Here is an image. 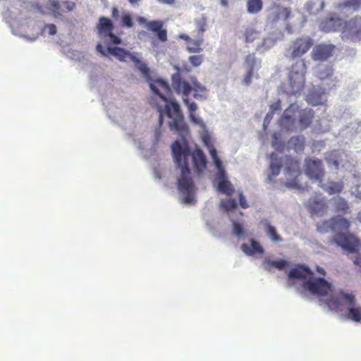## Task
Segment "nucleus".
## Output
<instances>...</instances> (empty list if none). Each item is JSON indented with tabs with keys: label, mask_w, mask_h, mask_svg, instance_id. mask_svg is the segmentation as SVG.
<instances>
[{
	"label": "nucleus",
	"mask_w": 361,
	"mask_h": 361,
	"mask_svg": "<svg viewBox=\"0 0 361 361\" xmlns=\"http://www.w3.org/2000/svg\"><path fill=\"white\" fill-rule=\"evenodd\" d=\"M305 173L311 179L317 180L319 186L324 188V184L322 183L324 171L322 168L321 160L307 159L305 160Z\"/></svg>",
	"instance_id": "obj_8"
},
{
	"label": "nucleus",
	"mask_w": 361,
	"mask_h": 361,
	"mask_svg": "<svg viewBox=\"0 0 361 361\" xmlns=\"http://www.w3.org/2000/svg\"><path fill=\"white\" fill-rule=\"evenodd\" d=\"M317 271L319 274H322V275H323V276H325V275H326V272H325L324 269L323 268H322V267H317Z\"/></svg>",
	"instance_id": "obj_61"
},
{
	"label": "nucleus",
	"mask_w": 361,
	"mask_h": 361,
	"mask_svg": "<svg viewBox=\"0 0 361 361\" xmlns=\"http://www.w3.org/2000/svg\"><path fill=\"white\" fill-rule=\"evenodd\" d=\"M217 168H218V172L216 174V177L219 180V181L221 180H226V172L224 170V169H222V165L220 167H217Z\"/></svg>",
	"instance_id": "obj_52"
},
{
	"label": "nucleus",
	"mask_w": 361,
	"mask_h": 361,
	"mask_svg": "<svg viewBox=\"0 0 361 361\" xmlns=\"http://www.w3.org/2000/svg\"><path fill=\"white\" fill-rule=\"evenodd\" d=\"M178 37L180 39H182L185 41H186L188 43L190 41L191 38L186 34H180L179 35Z\"/></svg>",
	"instance_id": "obj_56"
},
{
	"label": "nucleus",
	"mask_w": 361,
	"mask_h": 361,
	"mask_svg": "<svg viewBox=\"0 0 361 361\" xmlns=\"http://www.w3.org/2000/svg\"><path fill=\"white\" fill-rule=\"evenodd\" d=\"M313 44V39L309 36L297 37L291 42L288 48V57L290 59L302 57L309 51Z\"/></svg>",
	"instance_id": "obj_7"
},
{
	"label": "nucleus",
	"mask_w": 361,
	"mask_h": 361,
	"mask_svg": "<svg viewBox=\"0 0 361 361\" xmlns=\"http://www.w3.org/2000/svg\"><path fill=\"white\" fill-rule=\"evenodd\" d=\"M176 0H157L159 3L164 4H169L172 5L175 3Z\"/></svg>",
	"instance_id": "obj_57"
},
{
	"label": "nucleus",
	"mask_w": 361,
	"mask_h": 361,
	"mask_svg": "<svg viewBox=\"0 0 361 361\" xmlns=\"http://www.w3.org/2000/svg\"><path fill=\"white\" fill-rule=\"evenodd\" d=\"M193 87H192V90L194 91L193 97L195 99H200L202 97H204V94L207 91L205 87L201 85L197 80L195 78L192 80Z\"/></svg>",
	"instance_id": "obj_34"
},
{
	"label": "nucleus",
	"mask_w": 361,
	"mask_h": 361,
	"mask_svg": "<svg viewBox=\"0 0 361 361\" xmlns=\"http://www.w3.org/2000/svg\"><path fill=\"white\" fill-rule=\"evenodd\" d=\"M210 154H211L212 157L213 158L216 167H220L221 166V161L219 159V158L218 157L217 152L214 148H213L210 150Z\"/></svg>",
	"instance_id": "obj_49"
},
{
	"label": "nucleus",
	"mask_w": 361,
	"mask_h": 361,
	"mask_svg": "<svg viewBox=\"0 0 361 361\" xmlns=\"http://www.w3.org/2000/svg\"><path fill=\"white\" fill-rule=\"evenodd\" d=\"M334 164H335L336 166H338V161H336L334 162Z\"/></svg>",
	"instance_id": "obj_64"
},
{
	"label": "nucleus",
	"mask_w": 361,
	"mask_h": 361,
	"mask_svg": "<svg viewBox=\"0 0 361 361\" xmlns=\"http://www.w3.org/2000/svg\"><path fill=\"white\" fill-rule=\"evenodd\" d=\"M343 33L351 41L361 39V16H355L348 21H344Z\"/></svg>",
	"instance_id": "obj_12"
},
{
	"label": "nucleus",
	"mask_w": 361,
	"mask_h": 361,
	"mask_svg": "<svg viewBox=\"0 0 361 361\" xmlns=\"http://www.w3.org/2000/svg\"><path fill=\"white\" fill-rule=\"evenodd\" d=\"M207 18L204 14H202L200 17L195 20L198 35L202 36L203 33L207 30Z\"/></svg>",
	"instance_id": "obj_35"
},
{
	"label": "nucleus",
	"mask_w": 361,
	"mask_h": 361,
	"mask_svg": "<svg viewBox=\"0 0 361 361\" xmlns=\"http://www.w3.org/2000/svg\"><path fill=\"white\" fill-rule=\"evenodd\" d=\"M324 6L325 2L324 0H309L305 5V9L310 14L315 15L322 11Z\"/></svg>",
	"instance_id": "obj_25"
},
{
	"label": "nucleus",
	"mask_w": 361,
	"mask_h": 361,
	"mask_svg": "<svg viewBox=\"0 0 361 361\" xmlns=\"http://www.w3.org/2000/svg\"><path fill=\"white\" fill-rule=\"evenodd\" d=\"M131 61H133L135 64L137 69L147 79L150 78L149 68L147 67L146 63H145L142 61L138 59L135 55L133 57H132Z\"/></svg>",
	"instance_id": "obj_33"
},
{
	"label": "nucleus",
	"mask_w": 361,
	"mask_h": 361,
	"mask_svg": "<svg viewBox=\"0 0 361 361\" xmlns=\"http://www.w3.org/2000/svg\"><path fill=\"white\" fill-rule=\"evenodd\" d=\"M189 62L194 66L197 67L202 64L204 61L202 55H193L189 56Z\"/></svg>",
	"instance_id": "obj_45"
},
{
	"label": "nucleus",
	"mask_w": 361,
	"mask_h": 361,
	"mask_svg": "<svg viewBox=\"0 0 361 361\" xmlns=\"http://www.w3.org/2000/svg\"><path fill=\"white\" fill-rule=\"evenodd\" d=\"M273 115H274V114L269 111V112L266 115V117H265V118H264V123H265V122L269 123V121L271 120V118H272V117H273Z\"/></svg>",
	"instance_id": "obj_58"
},
{
	"label": "nucleus",
	"mask_w": 361,
	"mask_h": 361,
	"mask_svg": "<svg viewBox=\"0 0 361 361\" xmlns=\"http://www.w3.org/2000/svg\"><path fill=\"white\" fill-rule=\"evenodd\" d=\"M274 44V41L271 39L264 38L263 39L262 43L258 44L257 47V50H260L262 49H267L272 47Z\"/></svg>",
	"instance_id": "obj_46"
},
{
	"label": "nucleus",
	"mask_w": 361,
	"mask_h": 361,
	"mask_svg": "<svg viewBox=\"0 0 361 361\" xmlns=\"http://www.w3.org/2000/svg\"><path fill=\"white\" fill-rule=\"evenodd\" d=\"M239 204L240 206L243 209H246L249 207L247 202V200L242 192L239 193Z\"/></svg>",
	"instance_id": "obj_51"
},
{
	"label": "nucleus",
	"mask_w": 361,
	"mask_h": 361,
	"mask_svg": "<svg viewBox=\"0 0 361 361\" xmlns=\"http://www.w3.org/2000/svg\"><path fill=\"white\" fill-rule=\"evenodd\" d=\"M243 37L246 43H252L260 38V32L252 27H247L244 30Z\"/></svg>",
	"instance_id": "obj_29"
},
{
	"label": "nucleus",
	"mask_w": 361,
	"mask_h": 361,
	"mask_svg": "<svg viewBox=\"0 0 361 361\" xmlns=\"http://www.w3.org/2000/svg\"><path fill=\"white\" fill-rule=\"evenodd\" d=\"M262 0H247V10L249 13H257L262 11Z\"/></svg>",
	"instance_id": "obj_31"
},
{
	"label": "nucleus",
	"mask_w": 361,
	"mask_h": 361,
	"mask_svg": "<svg viewBox=\"0 0 361 361\" xmlns=\"http://www.w3.org/2000/svg\"><path fill=\"white\" fill-rule=\"evenodd\" d=\"M335 49L334 44H319L313 48L312 59L314 61H326L333 55Z\"/></svg>",
	"instance_id": "obj_17"
},
{
	"label": "nucleus",
	"mask_w": 361,
	"mask_h": 361,
	"mask_svg": "<svg viewBox=\"0 0 361 361\" xmlns=\"http://www.w3.org/2000/svg\"><path fill=\"white\" fill-rule=\"evenodd\" d=\"M121 25L128 28L133 26V21L130 13H126L122 16Z\"/></svg>",
	"instance_id": "obj_43"
},
{
	"label": "nucleus",
	"mask_w": 361,
	"mask_h": 361,
	"mask_svg": "<svg viewBox=\"0 0 361 361\" xmlns=\"http://www.w3.org/2000/svg\"><path fill=\"white\" fill-rule=\"evenodd\" d=\"M191 156L196 172H202L207 165V159L204 152L200 149H196L193 151Z\"/></svg>",
	"instance_id": "obj_22"
},
{
	"label": "nucleus",
	"mask_w": 361,
	"mask_h": 361,
	"mask_svg": "<svg viewBox=\"0 0 361 361\" xmlns=\"http://www.w3.org/2000/svg\"><path fill=\"white\" fill-rule=\"evenodd\" d=\"M350 227V221L340 216L332 217L317 225L320 233H327L329 231H345Z\"/></svg>",
	"instance_id": "obj_9"
},
{
	"label": "nucleus",
	"mask_w": 361,
	"mask_h": 361,
	"mask_svg": "<svg viewBox=\"0 0 361 361\" xmlns=\"http://www.w3.org/2000/svg\"><path fill=\"white\" fill-rule=\"evenodd\" d=\"M265 226L267 235L273 241L279 242L282 240L281 236L277 233L275 227L270 225L267 221L265 222Z\"/></svg>",
	"instance_id": "obj_39"
},
{
	"label": "nucleus",
	"mask_w": 361,
	"mask_h": 361,
	"mask_svg": "<svg viewBox=\"0 0 361 361\" xmlns=\"http://www.w3.org/2000/svg\"><path fill=\"white\" fill-rule=\"evenodd\" d=\"M245 63L248 67V70H251V68H252V71H255V66L257 63V59H256L255 55L254 54H248L245 57Z\"/></svg>",
	"instance_id": "obj_44"
},
{
	"label": "nucleus",
	"mask_w": 361,
	"mask_h": 361,
	"mask_svg": "<svg viewBox=\"0 0 361 361\" xmlns=\"http://www.w3.org/2000/svg\"><path fill=\"white\" fill-rule=\"evenodd\" d=\"M203 42L202 39H191L189 43H188L187 49L190 53H199L202 49V44Z\"/></svg>",
	"instance_id": "obj_36"
},
{
	"label": "nucleus",
	"mask_w": 361,
	"mask_h": 361,
	"mask_svg": "<svg viewBox=\"0 0 361 361\" xmlns=\"http://www.w3.org/2000/svg\"><path fill=\"white\" fill-rule=\"evenodd\" d=\"M111 17L113 19L116 20L119 17V11L117 8L114 7L111 11Z\"/></svg>",
	"instance_id": "obj_54"
},
{
	"label": "nucleus",
	"mask_w": 361,
	"mask_h": 361,
	"mask_svg": "<svg viewBox=\"0 0 361 361\" xmlns=\"http://www.w3.org/2000/svg\"><path fill=\"white\" fill-rule=\"evenodd\" d=\"M171 85L178 94H182L183 101L188 107L190 121L195 123H200L202 122L201 120L197 118L194 114L197 109V106L195 102H190L189 101V95L192 91L191 85L188 82L181 78L179 73L172 75Z\"/></svg>",
	"instance_id": "obj_5"
},
{
	"label": "nucleus",
	"mask_w": 361,
	"mask_h": 361,
	"mask_svg": "<svg viewBox=\"0 0 361 361\" xmlns=\"http://www.w3.org/2000/svg\"><path fill=\"white\" fill-rule=\"evenodd\" d=\"M305 140L303 136H293L288 142V147L293 149L296 152H300L304 150Z\"/></svg>",
	"instance_id": "obj_26"
},
{
	"label": "nucleus",
	"mask_w": 361,
	"mask_h": 361,
	"mask_svg": "<svg viewBox=\"0 0 361 361\" xmlns=\"http://www.w3.org/2000/svg\"><path fill=\"white\" fill-rule=\"evenodd\" d=\"M334 74V70L332 66H326L322 69L318 71L317 76L320 80H325L331 77Z\"/></svg>",
	"instance_id": "obj_40"
},
{
	"label": "nucleus",
	"mask_w": 361,
	"mask_h": 361,
	"mask_svg": "<svg viewBox=\"0 0 361 361\" xmlns=\"http://www.w3.org/2000/svg\"><path fill=\"white\" fill-rule=\"evenodd\" d=\"M299 126L301 129L307 128L312 122L314 111L312 109H304L298 110Z\"/></svg>",
	"instance_id": "obj_23"
},
{
	"label": "nucleus",
	"mask_w": 361,
	"mask_h": 361,
	"mask_svg": "<svg viewBox=\"0 0 361 361\" xmlns=\"http://www.w3.org/2000/svg\"><path fill=\"white\" fill-rule=\"evenodd\" d=\"M344 21L338 17H331L322 21L320 25V28L325 32H334L341 30L343 31V26Z\"/></svg>",
	"instance_id": "obj_19"
},
{
	"label": "nucleus",
	"mask_w": 361,
	"mask_h": 361,
	"mask_svg": "<svg viewBox=\"0 0 361 361\" xmlns=\"http://www.w3.org/2000/svg\"><path fill=\"white\" fill-rule=\"evenodd\" d=\"M313 272L310 268L304 264H298L295 267L291 269L288 274L289 279H298L307 280L311 278Z\"/></svg>",
	"instance_id": "obj_20"
},
{
	"label": "nucleus",
	"mask_w": 361,
	"mask_h": 361,
	"mask_svg": "<svg viewBox=\"0 0 361 361\" xmlns=\"http://www.w3.org/2000/svg\"><path fill=\"white\" fill-rule=\"evenodd\" d=\"M287 170L290 173H300V162L290 157H286Z\"/></svg>",
	"instance_id": "obj_37"
},
{
	"label": "nucleus",
	"mask_w": 361,
	"mask_h": 361,
	"mask_svg": "<svg viewBox=\"0 0 361 361\" xmlns=\"http://www.w3.org/2000/svg\"><path fill=\"white\" fill-rule=\"evenodd\" d=\"M354 264L361 267V256H358L354 260Z\"/></svg>",
	"instance_id": "obj_60"
},
{
	"label": "nucleus",
	"mask_w": 361,
	"mask_h": 361,
	"mask_svg": "<svg viewBox=\"0 0 361 361\" xmlns=\"http://www.w3.org/2000/svg\"><path fill=\"white\" fill-rule=\"evenodd\" d=\"M355 302V297L353 293L340 291L327 300V305L334 310H337L342 305H348V310L344 317L359 322L361 321V307H356Z\"/></svg>",
	"instance_id": "obj_3"
},
{
	"label": "nucleus",
	"mask_w": 361,
	"mask_h": 361,
	"mask_svg": "<svg viewBox=\"0 0 361 361\" xmlns=\"http://www.w3.org/2000/svg\"><path fill=\"white\" fill-rule=\"evenodd\" d=\"M96 49L102 56H106L109 54H111L121 61H126L127 59L132 61V57L135 56V54L130 53L129 51L124 49L123 48L118 47L106 48L100 43L97 44Z\"/></svg>",
	"instance_id": "obj_14"
},
{
	"label": "nucleus",
	"mask_w": 361,
	"mask_h": 361,
	"mask_svg": "<svg viewBox=\"0 0 361 361\" xmlns=\"http://www.w3.org/2000/svg\"><path fill=\"white\" fill-rule=\"evenodd\" d=\"M137 21L141 25H145L147 26V23H148L144 17L139 16L137 18Z\"/></svg>",
	"instance_id": "obj_55"
},
{
	"label": "nucleus",
	"mask_w": 361,
	"mask_h": 361,
	"mask_svg": "<svg viewBox=\"0 0 361 361\" xmlns=\"http://www.w3.org/2000/svg\"><path fill=\"white\" fill-rule=\"evenodd\" d=\"M48 32L50 35H54L56 33V27L54 24H49L46 25Z\"/></svg>",
	"instance_id": "obj_53"
},
{
	"label": "nucleus",
	"mask_w": 361,
	"mask_h": 361,
	"mask_svg": "<svg viewBox=\"0 0 361 361\" xmlns=\"http://www.w3.org/2000/svg\"><path fill=\"white\" fill-rule=\"evenodd\" d=\"M218 190L229 196H231L234 191L231 183L227 180H221L219 182Z\"/></svg>",
	"instance_id": "obj_38"
},
{
	"label": "nucleus",
	"mask_w": 361,
	"mask_h": 361,
	"mask_svg": "<svg viewBox=\"0 0 361 361\" xmlns=\"http://www.w3.org/2000/svg\"><path fill=\"white\" fill-rule=\"evenodd\" d=\"M306 65L303 59L296 61L292 66L288 75L286 92L288 94L300 93L305 86Z\"/></svg>",
	"instance_id": "obj_4"
},
{
	"label": "nucleus",
	"mask_w": 361,
	"mask_h": 361,
	"mask_svg": "<svg viewBox=\"0 0 361 361\" xmlns=\"http://www.w3.org/2000/svg\"><path fill=\"white\" fill-rule=\"evenodd\" d=\"M281 102L279 99L276 102H274L270 106V112L273 113L274 114L275 112L281 110Z\"/></svg>",
	"instance_id": "obj_50"
},
{
	"label": "nucleus",
	"mask_w": 361,
	"mask_h": 361,
	"mask_svg": "<svg viewBox=\"0 0 361 361\" xmlns=\"http://www.w3.org/2000/svg\"><path fill=\"white\" fill-rule=\"evenodd\" d=\"M140 0H129V2L131 4H137L138 3Z\"/></svg>",
	"instance_id": "obj_62"
},
{
	"label": "nucleus",
	"mask_w": 361,
	"mask_h": 361,
	"mask_svg": "<svg viewBox=\"0 0 361 361\" xmlns=\"http://www.w3.org/2000/svg\"><path fill=\"white\" fill-rule=\"evenodd\" d=\"M221 207L226 211H231L237 207L236 201L233 199H226L221 202Z\"/></svg>",
	"instance_id": "obj_41"
},
{
	"label": "nucleus",
	"mask_w": 361,
	"mask_h": 361,
	"mask_svg": "<svg viewBox=\"0 0 361 361\" xmlns=\"http://www.w3.org/2000/svg\"><path fill=\"white\" fill-rule=\"evenodd\" d=\"M163 22L161 20H152L147 23V28L152 32H156L158 39L161 42H166L167 40V31L163 27Z\"/></svg>",
	"instance_id": "obj_21"
},
{
	"label": "nucleus",
	"mask_w": 361,
	"mask_h": 361,
	"mask_svg": "<svg viewBox=\"0 0 361 361\" xmlns=\"http://www.w3.org/2000/svg\"><path fill=\"white\" fill-rule=\"evenodd\" d=\"M329 195H335L340 193L343 189V184L342 182H334L331 181L329 183V185H324L323 188Z\"/></svg>",
	"instance_id": "obj_32"
},
{
	"label": "nucleus",
	"mask_w": 361,
	"mask_h": 361,
	"mask_svg": "<svg viewBox=\"0 0 361 361\" xmlns=\"http://www.w3.org/2000/svg\"><path fill=\"white\" fill-rule=\"evenodd\" d=\"M114 29V24L109 18L106 17L99 18L97 30L99 37L106 43L120 44L122 40L118 36L113 33Z\"/></svg>",
	"instance_id": "obj_6"
},
{
	"label": "nucleus",
	"mask_w": 361,
	"mask_h": 361,
	"mask_svg": "<svg viewBox=\"0 0 361 361\" xmlns=\"http://www.w3.org/2000/svg\"><path fill=\"white\" fill-rule=\"evenodd\" d=\"M173 157L177 166L181 170L180 178L178 180V188L184 195L183 202L190 204L194 200L195 185L190 178V169L188 161L190 152L188 146H182L176 140L171 146Z\"/></svg>",
	"instance_id": "obj_2"
},
{
	"label": "nucleus",
	"mask_w": 361,
	"mask_h": 361,
	"mask_svg": "<svg viewBox=\"0 0 361 361\" xmlns=\"http://www.w3.org/2000/svg\"><path fill=\"white\" fill-rule=\"evenodd\" d=\"M302 286L311 293L317 295H326L331 290V283L322 278L307 280Z\"/></svg>",
	"instance_id": "obj_10"
},
{
	"label": "nucleus",
	"mask_w": 361,
	"mask_h": 361,
	"mask_svg": "<svg viewBox=\"0 0 361 361\" xmlns=\"http://www.w3.org/2000/svg\"><path fill=\"white\" fill-rule=\"evenodd\" d=\"M75 8V4L69 1H51L48 6L49 11L55 18L62 17L66 13L73 11Z\"/></svg>",
	"instance_id": "obj_16"
},
{
	"label": "nucleus",
	"mask_w": 361,
	"mask_h": 361,
	"mask_svg": "<svg viewBox=\"0 0 361 361\" xmlns=\"http://www.w3.org/2000/svg\"><path fill=\"white\" fill-rule=\"evenodd\" d=\"M233 232L238 237L243 236L244 235V230H243V227L242 224H240L238 221H234Z\"/></svg>",
	"instance_id": "obj_47"
},
{
	"label": "nucleus",
	"mask_w": 361,
	"mask_h": 361,
	"mask_svg": "<svg viewBox=\"0 0 361 361\" xmlns=\"http://www.w3.org/2000/svg\"><path fill=\"white\" fill-rule=\"evenodd\" d=\"M152 91L159 96L166 102L165 109L162 110L159 107V126L161 128L164 123V111L171 119L169 122V126L171 130L174 131L180 136L185 137L189 133L188 127L184 121V117L182 114L179 104L175 100L169 101L168 97L171 94V87L169 83L163 80H155L150 83Z\"/></svg>",
	"instance_id": "obj_1"
},
{
	"label": "nucleus",
	"mask_w": 361,
	"mask_h": 361,
	"mask_svg": "<svg viewBox=\"0 0 361 361\" xmlns=\"http://www.w3.org/2000/svg\"><path fill=\"white\" fill-rule=\"evenodd\" d=\"M340 6L357 10L361 6V0H346L341 4Z\"/></svg>",
	"instance_id": "obj_42"
},
{
	"label": "nucleus",
	"mask_w": 361,
	"mask_h": 361,
	"mask_svg": "<svg viewBox=\"0 0 361 361\" xmlns=\"http://www.w3.org/2000/svg\"><path fill=\"white\" fill-rule=\"evenodd\" d=\"M288 185L289 187H291V188H298V189H299V190H300V189H301V190H305V189H306V190H307V186H305V187H300V186H298L296 183H288Z\"/></svg>",
	"instance_id": "obj_59"
},
{
	"label": "nucleus",
	"mask_w": 361,
	"mask_h": 361,
	"mask_svg": "<svg viewBox=\"0 0 361 361\" xmlns=\"http://www.w3.org/2000/svg\"><path fill=\"white\" fill-rule=\"evenodd\" d=\"M264 267L267 270H271L272 267L276 268L279 270H283L288 264V262L284 259L279 260H264Z\"/></svg>",
	"instance_id": "obj_30"
},
{
	"label": "nucleus",
	"mask_w": 361,
	"mask_h": 361,
	"mask_svg": "<svg viewBox=\"0 0 361 361\" xmlns=\"http://www.w3.org/2000/svg\"><path fill=\"white\" fill-rule=\"evenodd\" d=\"M357 218L361 221V212L358 213Z\"/></svg>",
	"instance_id": "obj_63"
},
{
	"label": "nucleus",
	"mask_w": 361,
	"mask_h": 361,
	"mask_svg": "<svg viewBox=\"0 0 361 361\" xmlns=\"http://www.w3.org/2000/svg\"><path fill=\"white\" fill-rule=\"evenodd\" d=\"M298 112V106L291 104L281 115L279 123L281 128L292 131L296 128V116Z\"/></svg>",
	"instance_id": "obj_11"
},
{
	"label": "nucleus",
	"mask_w": 361,
	"mask_h": 361,
	"mask_svg": "<svg viewBox=\"0 0 361 361\" xmlns=\"http://www.w3.org/2000/svg\"><path fill=\"white\" fill-rule=\"evenodd\" d=\"M253 74H254V71H252V69L247 71V73L245 74V75L243 78V82L245 85H250V83L252 82V78L253 77Z\"/></svg>",
	"instance_id": "obj_48"
},
{
	"label": "nucleus",
	"mask_w": 361,
	"mask_h": 361,
	"mask_svg": "<svg viewBox=\"0 0 361 361\" xmlns=\"http://www.w3.org/2000/svg\"><path fill=\"white\" fill-rule=\"evenodd\" d=\"M308 208L312 214L322 216L326 213L328 204L324 198L310 200Z\"/></svg>",
	"instance_id": "obj_18"
},
{
	"label": "nucleus",
	"mask_w": 361,
	"mask_h": 361,
	"mask_svg": "<svg viewBox=\"0 0 361 361\" xmlns=\"http://www.w3.org/2000/svg\"><path fill=\"white\" fill-rule=\"evenodd\" d=\"M270 159V170L271 174L269 176V178L271 180L273 177L279 174L281 168V161L279 159L278 154L275 152L271 154Z\"/></svg>",
	"instance_id": "obj_27"
},
{
	"label": "nucleus",
	"mask_w": 361,
	"mask_h": 361,
	"mask_svg": "<svg viewBox=\"0 0 361 361\" xmlns=\"http://www.w3.org/2000/svg\"><path fill=\"white\" fill-rule=\"evenodd\" d=\"M250 246L246 243L241 245V250L244 253L248 256H252L256 253L262 254L264 252V249L261 245L254 239H250Z\"/></svg>",
	"instance_id": "obj_24"
},
{
	"label": "nucleus",
	"mask_w": 361,
	"mask_h": 361,
	"mask_svg": "<svg viewBox=\"0 0 361 361\" xmlns=\"http://www.w3.org/2000/svg\"><path fill=\"white\" fill-rule=\"evenodd\" d=\"M334 204V208L336 212L342 213L343 214L348 213L349 210V205L348 202L341 197H335L332 198Z\"/></svg>",
	"instance_id": "obj_28"
},
{
	"label": "nucleus",
	"mask_w": 361,
	"mask_h": 361,
	"mask_svg": "<svg viewBox=\"0 0 361 361\" xmlns=\"http://www.w3.org/2000/svg\"><path fill=\"white\" fill-rule=\"evenodd\" d=\"M337 245L350 252H355L360 247V241L353 235L339 233L334 237Z\"/></svg>",
	"instance_id": "obj_15"
},
{
	"label": "nucleus",
	"mask_w": 361,
	"mask_h": 361,
	"mask_svg": "<svg viewBox=\"0 0 361 361\" xmlns=\"http://www.w3.org/2000/svg\"><path fill=\"white\" fill-rule=\"evenodd\" d=\"M290 13V8L274 3L268 9L267 21L271 24H276L280 20H286Z\"/></svg>",
	"instance_id": "obj_13"
}]
</instances>
